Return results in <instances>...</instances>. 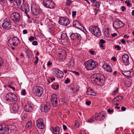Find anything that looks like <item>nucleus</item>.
Listing matches in <instances>:
<instances>
[{
	"mask_svg": "<svg viewBox=\"0 0 134 134\" xmlns=\"http://www.w3.org/2000/svg\"><path fill=\"white\" fill-rule=\"evenodd\" d=\"M105 42H106L105 40L103 39H101L100 40L99 43L103 44L105 43Z\"/></svg>",
	"mask_w": 134,
	"mask_h": 134,
	"instance_id": "44",
	"label": "nucleus"
},
{
	"mask_svg": "<svg viewBox=\"0 0 134 134\" xmlns=\"http://www.w3.org/2000/svg\"><path fill=\"white\" fill-rule=\"evenodd\" d=\"M51 108V107L50 104L48 103H47L44 104L43 106L41 109V110L42 111H44L46 113Z\"/></svg>",
	"mask_w": 134,
	"mask_h": 134,
	"instance_id": "16",
	"label": "nucleus"
},
{
	"mask_svg": "<svg viewBox=\"0 0 134 134\" xmlns=\"http://www.w3.org/2000/svg\"><path fill=\"white\" fill-rule=\"evenodd\" d=\"M6 97H9L10 100H12L14 101H16L18 99V98L14 94L12 93H8L6 95Z\"/></svg>",
	"mask_w": 134,
	"mask_h": 134,
	"instance_id": "15",
	"label": "nucleus"
},
{
	"mask_svg": "<svg viewBox=\"0 0 134 134\" xmlns=\"http://www.w3.org/2000/svg\"><path fill=\"white\" fill-rule=\"evenodd\" d=\"M21 94L23 96H25L26 94V91L25 89H24L23 90H22Z\"/></svg>",
	"mask_w": 134,
	"mask_h": 134,
	"instance_id": "46",
	"label": "nucleus"
},
{
	"mask_svg": "<svg viewBox=\"0 0 134 134\" xmlns=\"http://www.w3.org/2000/svg\"><path fill=\"white\" fill-rule=\"evenodd\" d=\"M88 52L91 54L92 55H94V53H95V52L94 51H92V50H90Z\"/></svg>",
	"mask_w": 134,
	"mask_h": 134,
	"instance_id": "45",
	"label": "nucleus"
},
{
	"mask_svg": "<svg viewBox=\"0 0 134 134\" xmlns=\"http://www.w3.org/2000/svg\"><path fill=\"white\" fill-rule=\"evenodd\" d=\"M102 68L107 72H111L112 70L111 66L107 63H105L102 66Z\"/></svg>",
	"mask_w": 134,
	"mask_h": 134,
	"instance_id": "17",
	"label": "nucleus"
},
{
	"mask_svg": "<svg viewBox=\"0 0 134 134\" xmlns=\"http://www.w3.org/2000/svg\"><path fill=\"white\" fill-rule=\"evenodd\" d=\"M93 90L92 89H89L87 90V94L88 95H93L92 93H93Z\"/></svg>",
	"mask_w": 134,
	"mask_h": 134,
	"instance_id": "31",
	"label": "nucleus"
},
{
	"mask_svg": "<svg viewBox=\"0 0 134 134\" xmlns=\"http://www.w3.org/2000/svg\"><path fill=\"white\" fill-rule=\"evenodd\" d=\"M35 40L34 37L32 36H31L29 39V40L30 41H32Z\"/></svg>",
	"mask_w": 134,
	"mask_h": 134,
	"instance_id": "42",
	"label": "nucleus"
},
{
	"mask_svg": "<svg viewBox=\"0 0 134 134\" xmlns=\"http://www.w3.org/2000/svg\"><path fill=\"white\" fill-rule=\"evenodd\" d=\"M21 16L17 12H14L10 15V19L14 23H18L20 21Z\"/></svg>",
	"mask_w": 134,
	"mask_h": 134,
	"instance_id": "4",
	"label": "nucleus"
},
{
	"mask_svg": "<svg viewBox=\"0 0 134 134\" xmlns=\"http://www.w3.org/2000/svg\"><path fill=\"white\" fill-rule=\"evenodd\" d=\"M71 39L75 40H80L81 37L80 35L77 33H72L70 35Z\"/></svg>",
	"mask_w": 134,
	"mask_h": 134,
	"instance_id": "12",
	"label": "nucleus"
},
{
	"mask_svg": "<svg viewBox=\"0 0 134 134\" xmlns=\"http://www.w3.org/2000/svg\"><path fill=\"white\" fill-rule=\"evenodd\" d=\"M35 89V92L36 94L39 97H40L42 94L43 89L42 87L40 86H37Z\"/></svg>",
	"mask_w": 134,
	"mask_h": 134,
	"instance_id": "11",
	"label": "nucleus"
},
{
	"mask_svg": "<svg viewBox=\"0 0 134 134\" xmlns=\"http://www.w3.org/2000/svg\"><path fill=\"white\" fill-rule=\"evenodd\" d=\"M117 35V34L116 33H114L111 34V35L113 37H114L116 36Z\"/></svg>",
	"mask_w": 134,
	"mask_h": 134,
	"instance_id": "61",
	"label": "nucleus"
},
{
	"mask_svg": "<svg viewBox=\"0 0 134 134\" xmlns=\"http://www.w3.org/2000/svg\"><path fill=\"white\" fill-rule=\"evenodd\" d=\"M14 1L18 5H20L21 4V0H14Z\"/></svg>",
	"mask_w": 134,
	"mask_h": 134,
	"instance_id": "38",
	"label": "nucleus"
},
{
	"mask_svg": "<svg viewBox=\"0 0 134 134\" xmlns=\"http://www.w3.org/2000/svg\"><path fill=\"white\" fill-rule=\"evenodd\" d=\"M3 61L2 59L0 58V67L3 64Z\"/></svg>",
	"mask_w": 134,
	"mask_h": 134,
	"instance_id": "48",
	"label": "nucleus"
},
{
	"mask_svg": "<svg viewBox=\"0 0 134 134\" xmlns=\"http://www.w3.org/2000/svg\"><path fill=\"white\" fill-rule=\"evenodd\" d=\"M2 27L4 29H9L11 28L12 25L9 20H5L4 23L2 25Z\"/></svg>",
	"mask_w": 134,
	"mask_h": 134,
	"instance_id": "10",
	"label": "nucleus"
},
{
	"mask_svg": "<svg viewBox=\"0 0 134 134\" xmlns=\"http://www.w3.org/2000/svg\"><path fill=\"white\" fill-rule=\"evenodd\" d=\"M24 51L27 56L29 58L32 57V53L31 51L28 48H25Z\"/></svg>",
	"mask_w": 134,
	"mask_h": 134,
	"instance_id": "22",
	"label": "nucleus"
},
{
	"mask_svg": "<svg viewBox=\"0 0 134 134\" xmlns=\"http://www.w3.org/2000/svg\"><path fill=\"white\" fill-rule=\"evenodd\" d=\"M104 118L105 116L102 113H100L95 117V119L97 120L102 121Z\"/></svg>",
	"mask_w": 134,
	"mask_h": 134,
	"instance_id": "19",
	"label": "nucleus"
},
{
	"mask_svg": "<svg viewBox=\"0 0 134 134\" xmlns=\"http://www.w3.org/2000/svg\"><path fill=\"white\" fill-rule=\"evenodd\" d=\"M95 116H93L90 119H89L88 120V121L89 122H92L94 120Z\"/></svg>",
	"mask_w": 134,
	"mask_h": 134,
	"instance_id": "35",
	"label": "nucleus"
},
{
	"mask_svg": "<svg viewBox=\"0 0 134 134\" xmlns=\"http://www.w3.org/2000/svg\"><path fill=\"white\" fill-rule=\"evenodd\" d=\"M60 101L63 103H65L66 102V98L65 96H62V97L60 99Z\"/></svg>",
	"mask_w": 134,
	"mask_h": 134,
	"instance_id": "30",
	"label": "nucleus"
},
{
	"mask_svg": "<svg viewBox=\"0 0 134 134\" xmlns=\"http://www.w3.org/2000/svg\"><path fill=\"white\" fill-rule=\"evenodd\" d=\"M23 33L24 34H26L27 33V32L26 30L25 29L23 30Z\"/></svg>",
	"mask_w": 134,
	"mask_h": 134,
	"instance_id": "57",
	"label": "nucleus"
},
{
	"mask_svg": "<svg viewBox=\"0 0 134 134\" xmlns=\"http://www.w3.org/2000/svg\"><path fill=\"white\" fill-rule=\"evenodd\" d=\"M107 111L108 113H111L114 111V110H110V109H109Z\"/></svg>",
	"mask_w": 134,
	"mask_h": 134,
	"instance_id": "59",
	"label": "nucleus"
},
{
	"mask_svg": "<svg viewBox=\"0 0 134 134\" xmlns=\"http://www.w3.org/2000/svg\"><path fill=\"white\" fill-rule=\"evenodd\" d=\"M58 54L59 55V57L62 59H65L66 56V52L63 50H61Z\"/></svg>",
	"mask_w": 134,
	"mask_h": 134,
	"instance_id": "23",
	"label": "nucleus"
},
{
	"mask_svg": "<svg viewBox=\"0 0 134 134\" xmlns=\"http://www.w3.org/2000/svg\"><path fill=\"white\" fill-rule=\"evenodd\" d=\"M63 128L64 131H65L67 129V127L66 126L64 125H63Z\"/></svg>",
	"mask_w": 134,
	"mask_h": 134,
	"instance_id": "56",
	"label": "nucleus"
},
{
	"mask_svg": "<svg viewBox=\"0 0 134 134\" xmlns=\"http://www.w3.org/2000/svg\"><path fill=\"white\" fill-rule=\"evenodd\" d=\"M121 42L124 44H126V42L124 39H122L121 40Z\"/></svg>",
	"mask_w": 134,
	"mask_h": 134,
	"instance_id": "55",
	"label": "nucleus"
},
{
	"mask_svg": "<svg viewBox=\"0 0 134 134\" xmlns=\"http://www.w3.org/2000/svg\"><path fill=\"white\" fill-rule=\"evenodd\" d=\"M118 97H117L113 99V102H114V103L118 101Z\"/></svg>",
	"mask_w": 134,
	"mask_h": 134,
	"instance_id": "41",
	"label": "nucleus"
},
{
	"mask_svg": "<svg viewBox=\"0 0 134 134\" xmlns=\"http://www.w3.org/2000/svg\"><path fill=\"white\" fill-rule=\"evenodd\" d=\"M72 1L71 0H67L66 4L67 5H69L72 3Z\"/></svg>",
	"mask_w": 134,
	"mask_h": 134,
	"instance_id": "39",
	"label": "nucleus"
},
{
	"mask_svg": "<svg viewBox=\"0 0 134 134\" xmlns=\"http://www.w3.org/2000/svg\"><path fill=\"white\" fill-rule=\"evenodd\" d=\"M59 85H52V88L55 90H57V89H58L59 88Z\"/></svg>",
	"mask_w": 134,
	"mask_h": 134,
	"instance_id": "33",
	"label": "nucleus"
},
{
	"mask_svg": "<svg viewBox=\"0 0 134 134\" xmlns=\"http://www.w3.org/2000/svg\"><path fill=\"white\" fill-rule=\"evenodd\" d=\"M24 109L26 111L31 112L33 109V107L28 104L24 106Z\"/></svg>",
	"mask_w": 134,
	"mask_h": 134,
	"instance_id": "25",
	"label": "nucleus"
},
{
	"mask_svg": "<svg viewBox=\"0 0 134 134\" xmlns=\"http://www.w3.org/2000/svg\"><path fill=\"white\" fill-rule=\"evenodd\" d=\"M31 10L33 14L36 15H38L40 12V11L38 8H34L33 7H31Z\"/></svg>",
	"mask_w": 134,
	"mask_h": 134,
	"instance_id": "24",
	"label": "nucleus"
},
{
	"mask_svg": "<svg viewBox=\"0 0 134 134\" xmlns=\"http://www.w3.org/2000/svg\"><path fill=\"white\" fill-rule=\"evenodd\" d=\"M32 123V121L31 120H30L29 122H28L26 125V127L28 128L29 127H31V126Z\"/></svg>",
	"mask_w": 134,
	"mask_h": 134,
	"instance_id": "32",
	"label": "nucleus"
},
{
	"mask_svg": "<svg viewBox=\"0 0 134 134\" xmlns=\"http://www.w3.org/2000/svg\"><path fill=\"white\" fill-rule=\"evenodd\" d=\"M121 10L122 11H124L126 10V8L123 6H122L121 7Z\"/></svg>",
	"mask_w": 134,
	"mask_h": 134,
	"instance_id": "51",
	"label": "nucleus"
},
{
	"mask_svg": "<svg viewBox=\"0 0 134 134\" xmlns=\"http://www.w3.org/2000/svg\"><path fill=\"white\" fill-rule=\"evenodd\" d=\"M126 108L124 106L122 107L121 108V110L122 111H125L126 110Z\"/></svg>",
	"mask_w": 134,
	"mask_h": 134,
	"instance_id": "54",
	"label": "nucleus"
},
{
	"mask_svg": "<svg viewBox=\"0 0 134 134\" xmlns=\"http://www.w3.org/2000/svg\"><path fill=\"white\" fill-rule=\"evenodd\" d=\"M19 108V105L16 103L14 104L12 107L13 110L15 111V112L17 111Z\"/></svg>",
	"mask_w": 134,
	"mask_h": 134,
	"instance_id": "28",
	"label": "nucleus"
},
{
	"mask_svg": "<svg viewBox=\"0 0 134 134\" xmlns=\"http://www.w3.org/2000/svg\"><path fill=\"white\" fill-rule=\"evenodd\" d=\"M84 65L87 70H90L95 69L98 66V63L92 59H90L85 62Z\"/></svg>",
	"mask_w": 134,
	"mask_h": 134,
	"instance_id": "2",
	"label": "nucleus"
},
{
	"mask_svg": "<svg viewBox=\"0 0 134 134\" xmlns=\"http://www.w3.org/2000/svg\"><path fill=\"white\" fill-rule=\"evenodd\" d=\"M51 102L53 104L55 103V104H56L57 103V98L56 94H52L51 96Z\"/></svg>",
	"mask_w": 134,
	"mask_h": 134,
	"instance_id": "21",
	"label": "nucleus"
},
{
	"mask_svg": "<svg viewBox=\"0 0 134 134\" xmlns=\"http://www.w3.org/2000/svg\"><path fill=\"white\" fill-rule=\"evenodd\" d=\"M73 25L74 27L80 29L82 27V25L77 20H75L73 23Z\"/></svg>",
	"mask_w": 134,
	"mask_h": 134,
	"instance_id": "20",
	"label": "nucleus"
},
{
	"mask_svg": "<svg viewBox=\"0 0 134 134\" xmlns=\"http://www.w3.org/2000/svg\"><path fill=\"white\" fill-rule=\"evenodd\" d=\"M122 59L126 65H128L130 63L129 60V56L126 54H124L122 56Z\"/></svg>",
	"mask_w": 134,
	"mask_h": 134,
	"instance_id": "14",
	"label": "nucleus"
},
{
	"mask_svg": "<svg viewBox=\"0 0 134 134\" xmlns=\"http://www.w3.org/2000/svg\"><path fill=\"white\" fill-rule=\"evenodd\" d=\"M75 127L76 128L79 127L80 126L79 122L77 121H75Z\"/></svg>",
	"mask_w": 134,
	"mask_h": 134,
	"instance_id": "36",
	"label": "nucleus"
},
{
	"mask_svg": "<svg viewBox=\"0 0 134 134\" xmlns=\"http://www.w3.org/2000/svg\"><path fill=\"white\" fill-rule=\"evenodd\" d=\"M129 37V36H127L126 35H124L123 36L124 38H127Z\"/></svg>",
	"mask_w": 134,
	"mask_h": 134,
	"instance_id": "64",
	"label": "nucleus"
},
{
	"mask_svg": "<svg viewBox=\"0 0 134 134\" xmlns=\"http://www.w3.org/2000/svg\"><path fill=\"white\" fill-rule=\"evenodd\" d=\"M115 48L117 49L118 50L120 51L121 50V48L120 46L118 45H116L115 46Z\"/></svg>",
	"mask_w": 134,
	"mask_h": 134,
	"instance_id": "47",
	"label": "nucleus"
},
{
	"mask_svg": "<svg viewBox=\"0 0 134 134\" xmlns=\"http://www.w3.org/2000/svg\"><path fill=\"white\" fill-rule=\"evenodd\" d=\"M38 60H36L34 62V65L36 66L37 64V63L38 62Z\"/></svg>",
	"mask_w": 134,
	"mask_h": 134,
	"instance_id": "62",
	"label": "nucleus"
},
{
	"mask_svg": "<svg viewBox=\"0 0 134 134\" xmlns=\"http://www.w3.org/2000/svg\"><path fill=\"white\" fill-rule=\"evenodd\" d=\"M61 40H64L65 41H66L68 39V37L66 34L65 33L62 34L61 35Z\"/></svg>",
	"mask_w": 134,
	"mask_h": 134,
	"instance_id": "29",
	"label": "nucleus"
},
{
	"mask_svg": "<svg viewBox=\"0 0 134 134\" xmlns=\"http://www.w3.org/2000/svg\"><path fill=\"white\" fill-rule=\"evenodd\" d=\"M118 89L117 88L116 90H114L112 93V94L113 95L116 94L118 92Z\"/></svg>",
	"mask_w": 134,
	"mask_h": 134,
	"instance_id": "43",
	"label": "nucleus"
},
{
	"mask_svg": "<svg viewBox=\"0 0 134 134\" xmlns=\"http://www.w3.org/2000/svg\"><path fill=\"white\" fill-rule=\"evenodd\" d=\"M52 131L53 134H59V129L58 126H57L53 128Z\"/></svg>",
	"mask_w": 134,
	"mask_h": 134,
	"instance_id": "27",
	"label": "nucleus"
},
{
	"mask_svg": "<svg viewBox=\"0 0 134 134\" xmlns=\"http://www.w3.org/2000/svg\"><path fill=\"white\" fill-rule=\"evenodd\" d=\"M9 43L12 46L16 47L19 44V39L15 37H10L8 40Z\"/></svg>",
	"mask_w": 134,
	"mask_h": 134,
	"instance_id": "5",
	"label": "nucleus"
},
{
	"mask_svg": "<svg viewBox=\"0 0 134 134\" xmlns=\"http://www.w3.org/2000/svg\"><path fill=\"white\" fill-rule=\"evenodd\" d=\"M55 76L57 77L61 78L63 76L64 73L62 71L56 69L55 71Z\"/></svg>",
	"mask_w": 134,
	"mask_h": 134,
	"instance_id": "18",
	"label": "nucleus"
},
{
	"mask_svg": "<svg viewBox=\"0 0 134 134\" xmlns=\"http://www.w3.org/2000/svg\"><path fill=\"white\" fill-rule=\"evenodd\" d=\"M9 128L5 126L3 128V130L0 134H8L9 132Z\"/></svg>",
	"mask_w": 134,
	"mask_h": 134,
	"instance_id": "26",
	"label": "nucleus"
},
{
	"mask_svg": "<svg viewBox=\"0 0 134 134\" xmlns=\"http://www.w3.org/2000/svg\"><path fill=\"white\" fill-rule=\"evenodd\" d=\"M37 127L40 129H43L45 127L43 119L40 118L36 120Z\"/></svg>",
	"mask_w": 134,
	"mask_h": 134,
	"instance_id": "9",
	"label": "nucleus"
},
{
	"mask_svg": "<svg viewBox=\"0 0 134 134\" xmlns=\"http://www.w3.org/2000/svg\"><path fill=\"white\" fill-rule=\"evenodd\" d=\"M59 23L60 25L66 26L70 23L69 19L65 17H62L59 18Z\"/></svg>",
	"mask_w": 134,
	"mask_h": 134,
	"instance_id": "7",
	"label": "nucleus"
},
{
	"mask_svg": "<svg viewBox=\"0 0 134 134\" xmlns=\"http://www.w3.org/2000/svg\"><path fill=\"white\" fill-rule=\"evenodd\" d=\"M21 9L22 11L25 12L26 14H27V13L30 10L29 6L27 4H22Z\"/></svg>",
	"mask_w": 134,
	"mask_h": 134,
	"instance_id": "13",
	"label": "nucleus"
},
{
	"mask_svg": "<svg viewBox=\"0 0 134 134\" xmlns=\"http://www.w3.org/2000/svg\"><path fill=\"white\" fill-rule=\"evenodd\" d=\"M43 3L44 6L48 8L53 9L55 7V4L51 0H43Z\"/></svg>",
	"mask_w": 134,
	"mask_h": 134,
	"instance_id": "6",
	"label": "nucleus"
},
{
	"mask_svg": "<svg viewBox=\"0 0 134 134\" xmlns=\"http://www.w3.org/2000/svg\"><path fill=\"white\" fill-rule=\"evenodd\" d=\"M86 105L89 106L91 104V102L89 101H87L86 102Z\"/></svg>",
	"mask_w": 134,
	"mask_h": 134,
	"instance_id": "52",
	"label": "nucleus"
},
{
	"mask_svg": "<svg viewBox=\"0 0 134 134\" xmlns=\"http://www.w3.org/2000/svg\"><path fill=\"white\" fill-rule=\"evenodd\" d=\"M76 11H73L72 12V16L73 17H74L76 15Z\"/></svg>",
	"mask_w": 134,
	"mask_h": 134,
	"instance_id": "50",
	"label": "nucleus"
},
{
	"mask_svg": "<svg viewBox=\"0 0 134 134\" xmlns=\"http://www.w3.org/2000/svg\"><path fill=\"white\" fill-rule=\"evenodd\" d=\"M70 82V80H69V79L68 78H67L65 81V83L66 84H68Z\"/></svg>",
	"mask_w": 134,
	"mask_h": 134,
	"instance_id": "53",
	"label": "nucleus"
},
{
	"mask_svg": "<svg viewBox=\"0 0 134 134\" xmlns=\"http://www.w3.org/2000/svg\"><path fill=\"white\" fill-rule=\"evenodd\" d=\"M117 97H118L119 100L120 99L121 100L123 99V97L122 96H119Z\"/></svg>",
	"mask_w": 134,
	"mask_h": 134,
	"instance_id": "60",
	"label": "nucleus"
},
{
	"mask_svg": "<svg viewBox=\"0 0 134 134\" xmlns=\"http://www.w3.org/2000/svg\"><path fill=\"white\" fill-rule=\"evenodd\" d=\"M92 81H94L96 83L101 85L104 83L105 78L104 75L101 74H94L91 76Z\"/></svg>",
	"mask_w": 134,
	"mask_h": 134,
	"instance_id": "1",
	"label": "nucleus"
},
{
	"mask_svg": "<svg viewBox=\"0 0 134 134\" xmlns=\"http://www.w3.org/2000/svg\"><path fill=\"white\" fill-rule=\"evenodd\" d=\"M130 73H131V72L128 71L127 72H122V73L124 75L128 77H129V75L128 74H130Z\"/></svg>",
	"mask_w": 134,
	"mask_h": 134,
	"instance_id": "34",
	"label": "nucleus"
},
{
	"mask_svg": "<svg viewBox=\"0 0 134 134\" xmlns=\"http://www.w3.org/2000/svg\"><path fill=\"white\" fill-rule=\"evenodd\" d=\"M113 25L114 28L116 29H118L123 26L124 24L121 21L117 19L114 22Z\"/></svg>",
	"mask_w": 134,
	"mask_h": 134,
	"instance_id": "8",
	"label": "nucleus"
},
{
	"mask_svg": "<svg viewBox=\"0 0 134 134\" xmlns=\"http://www.w3.org/2000/svg\"><path fill=\"white\" fill-rule=\"evenodd\" d=\"M10 128L13 130H15L16 129V126L15 125H12L10 126Z\"/></svg>",
	"mask_w": 134,
	"mask_h": 134,
	"instance_id": "37",
	"label": "nucleus"
},
{
	"mask_svg": "<svg viewBox=\"0 0 134 134\" xmlns=\"http://www.w3.org/2000/svg\"><path fill=\"white\" fill-rule=\"evenodd\" d=\"M52 64V63L48 61L47 63V65L49 66Z\"/></svg>",
	"mask_w": 134,
	"mask_h": 134,
	"instance_id": "63",
	"label": "nucleus"
},
{
	"mask_svg": "<svg viewBox=\"0 0 134 134\" xmlns=\"http://www.w3.org/2000/svg\"><path fill=\"white\" fill-rule=\"evenodd\" d=\"M100 3L99 2H97L96 3L95 6L97 8H99L100 6Z\"/></svg>",
	"mask_w": 134,
	"mask_h": 134,
	"instance_id": "40",
	"label": "nucleus"
},
{
	"mask_svg": "<svg viewBox=\"0 0 134 134\" xmlns=\"http://www.w3.org/2000/svg\"><path fill=\"white\" fill-rule=\"evenodd\" d=\"M90 32L93 35L97 36H99L101 35V32L97 27L94 25L90 26L89 28Z\"/></svg>",
	"mask_w": 134,
	"mask_h": 134,
	"instance_id": "3",
	"label": "nucleus"
},
{
	"mask_svg": "<svg viewBox=\"0 0 134 134\" xmlns=\"http://www.w3.org/2000/svg\"><path fill=\"white\" fill-rule=\"evenodd\" d=\"M32 44L33 45L36 46L38 44V42L36 41H34L32 43Z\"/></svg>",
	"mask_w": 134,
	"mask_h": 134,
	"instance_id": "49",
	"label": "nucleus"
},
{
	"mask_svg": "<svg viewBox=\"0 0 134 134\" xmlns=\"http://www.w3.org/2000/svg\"><path fill=\"white\" fill-rule=\"evenodd\" d=\"M70 63H71V64H70V66H73L74 64V62H73L72 60H71L70 62Z\"/></svg>",
	"mask_w": 134,
	"mask_h": 134,
	"instance_id": "58",
	"label": "nucleus"
}]
</instances>
